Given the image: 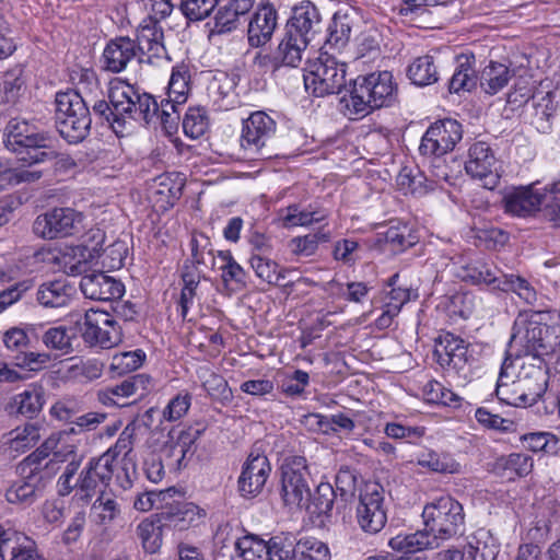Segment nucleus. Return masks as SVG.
<instances>
[{"label": "nucleus", "instance_id": "c9c22d12", "mask_svg": "<svg viewBox=\"0 0 560 560\" xmlns=\"http://www.w3.org/2000/svg\"><path fill=\"white\" fill-rule=\"evenodd\" d=\"M556 110L557 104L551 93H546L540 97H534L529 112L530 125L541 133L549 132Z\"/></svg>", "mask_w": 560, "mask_h": 560}, {"label": "nucleus", "instance_id": "dca6fc26", "mask_svg": "<svg viewBox=\"0 0 560 560\" xmlns=\"http://www.w3.org/2000/svg\"><path fill=\"white\" fill-rule=\"evenodd\" d=\"M83 318L82 336L86 342L109 349L121 341L120 327L109 313L91 308Z\"/></svg>", "mask_w": 560, "mask_h": 560}, {"label": "nucleus", "instance_id": "c85d7f7f", "mask_svg": "<svg viewBox=\"0 0 560 560\" xmlns=\"http://www.w3.org/2000/svg\"><path fill=\"white\" fill-rule=\"evenodd\" d=\"M452 0H401L398 7V15L407 23L420 28L432 26L430 8L447 5Z\"/></svg>", "mask_w": 560, "mask_h": 560}, {"label": "nucleus", "instance_id": "a878e982", "mask_svg": "<svg viewBox=\"0 0 560 560\" xmlns=\"http://www.w3.org/2000/svg\"><path fill=\"white\" fill-rule=\"evenodd\" d=\"M137 57L142 60L137 50L136 42L127 36H119L107 43L102 59L105 70L119 73Z\"/></svg>", "mask_w": 560, "mask_h": 560}, {"label": "nucleus", "instance_id": "864d4df0", "mask_svg": "<svg viewBox=\"0 0 560 560\" xmlns=\"http://www.w3.org/2000/svg\"><path fill=\"white\" fill-rule=\"evenodd\" d=\"M329 240L330 232L322 228L316 233L293 237L289 242V248L295 256L310 257L316 253L319 243H325Z\"/></svg>", "mask_w": 560, "mask_h": 560}, {"label": "nucleus", "instance_id": "6e6552de", "mask_svg": "<svg viewBox=\"0 0 560 560\" xmlns=\"http://www.w3.org/2000/svg\"><path fill=\"white\" fill-rule=\"evenodd\" d=\"M55 120L60 136L70 143L84 140L92 122L86 102L75 91L57 93Z\"/></svg>", "mask_w": 560, "mask_h": 560}, {"label": "nucleus", "instance_id": "0eeeda50", "mask_svg": "<svg viewBox=\"0 0 560 560\" xmlns=\"http://www.w3.org/2000/svg\"><path fill=\"white\" fill-rule=\"evenodd\" d=\"M503 206L506 213L520 218L534 215L544 206L549 220L560 225V196H555L552 184L542 190L535 184L513 188L503 197Z\"/></svg>", "mask_w": 560, "mask_h": 560}, {"label": "nucleus", "instance_id": "f257e3e1", "mask_svg": "<svg viewBox=\"0 0 560 560\" xmlns=\"http://www.w3.org/2000/svg\"><path fill=\"white\" fill-rule=\"evenodd\" d=\"M510 347L518 353L502 362L495 395L515 407L532 406L547 390L549 374L545 357L560 347V313L523 311L517 315Z\"/></svg>", "mask_w": 560, "mask_h": 560}, {"label": "nucleus", "instance_id": "2f4dec72", "mask_svg": "<svg viewBox=\"0 0 560 560\" xmlns=\"http://www.w3.org/2000/svg\"><path fill=\"white\" fill-rule=\"evenodd\" d=\"M170 440L165 443L163 454L170 468L179 470L188 453H192L196 434L185 430H172Z\"/></svg>", "mask_w": 560, "mask_h": 560}, {"label": "nucleus", "instance_id": "9d476101", "mask_svg": "<svg viewBox=\"0 0 560 560\" xmlns=\"http://www.w3.org/2000/svg\"><path fill=\"white\" fill-rule=\"evenodd\" d=\"M311 472L303 456L290 455L281 465L280 494L283 503L290 508H303L311 498Z\"/></svg>", "mask_w": 560, "mask_h": 560}, {"label": "nucleus", "instance_id": "4be33fe9", "mask_svg": "<svg viewBox=\"0 0 560 560\" xmlns=\"http://www.w3.org/2000/svg\"><path fill=\"white\" fill-rule=\"evenodd\" d=\"M278 26V12L269 3H260L250 15L247 25V42L253 48H259L269 43Z\"/></svg>", "mask_w": 560, "mask_h": 560}, {"label": "nucleus", "instance_id": "a211bd4d", "mask_svg": "<svg viewBox=\"0 0 560 560\" xmlns=\"http://www.w3.org/2000/svg\"><path fill=\"white\" fill-rule=\"evenodd\" d=\"M75 457L77 446L67 440V434L52 433L40 447L25 458V467L27 468L30 463H35L51 475L58 470V464L69 458L77 460Z\"/></svg>", "mask_w": 560, "mask_h": 560}, {"label": "nucleus", "instance_id": "e433bc0d", "mask_svg": "<svg viewBox=\"0 0 560 560\" xmlns=\"http://www.w3.org/2000/svg\"><path fill=\"white\" fill-rule=\"evenodd\" d=\"M388 546L401 553H416L428 548H438L425 528L416 533L398 534L389 539Z\"/></svg>", "mask_w": 560, "mask_h": 560}, {"label": "nucleus", "instance_id": "393cba45", "mask_svg": "<svg viewBox=\"0 0 560 560\" xmlns=\"http://www.w3.org/2000/svg\"><path fill=\"white\" fill-rule=\"evenodd\" d=\"M19 470L23 479L14 482L7 490L5 498L10 503L32 504L40 490L42 469L35 463H30L26 468L24 459Z\"/></svg>", "mask_w": 560, "mask_h": 560}, {"label": "nucleus", "instance_id": "0e129e2a", "mask_svg": "<svg viewBox=\"0 0 560 560\" xmlns=\"http://www.w3.org/2000/svg\"><path fill=\"white\" fill-rule=\"evenodd\" d=\"M382 235L392 252H400L415 244L406 225H392Z\"/></svg>", "mask_w": 560, "mask_h": 560}, {"label": "nucleus", "instance_id": "58836bf2", "mask_svg": "<svg viewBox=\"0 0 560 560\" xmlns=\"http://www.w3.org/2000/svg\"><path fill=\"white\" fill-rule=\"evenodd\" d=\"M474 65V56L460 55L457 58L456 69L448 82V90L451 93L470 91L476 86L477 77Z\"/></svg>", "mask_w": 560, "mask_h": 560}, {"label": "nucleus", "instance_id": "ddd939ff", "mask_svg": "<svg viewBox=\"0 0 560 560\" xmlns=\"http://www.w3.org/2000/svg\"><path fill=\"white\" fill-rule=\"evenodd\" d=\"M355 518L359 527L366 534H377L387 522L383 487L377 482L365 483L360 492Z\"/></svg>", "mask_w": 560, "mask_h": 560}, {"label": "nucleus", "instance_id": "bf43d9fd", "mask_svg": "<svg viewBox=\"0 0 560 560\" xmlns=\"http://www.w3.org/2000/svg\"><path fill=\"white\" fill-rule=\"evenodd\" d=\"M209 127L207 112L202 107H189L183 118L184 133L191 138L198 139L205 135Z\"/></svg>", "mask_w": 560, "mask_h": 560}, {"label": "nucleus", "instance_id": "052dcab7", "mask_svg": "<svg viewBox=\"0 0 560 560\" xmlns=\"http://www.w3.org/2000/svg\"><path fill=\"white\" fill-rule=\"evenodd\" d=\"M98 258L95 254V246H84L83 244L71 248V257L69 261H66L68 272L72 275L85 273L88 266L94 259Z\"/></svg>", "mask_w": 560, "mask_h": 560}, {"label": "nucleus", "instance_id": "cd10ccee", "mask_svg": "<svg viewBox=\"0 0 560 560\" xmlns=\"http://www.w3.org/2000/svg\"><path fill=\"white\" fill-rule=\"evenodd\" d=\"M75 292L74 285L67 279H57L42 283L36 300L45 308H60L70 304Z\"/></svg>", "mask_w": 560, "mask_h": 560}, {"label": "nucleus", "instance_id": "f8f14e48", "mask_svg": "<svg viewBox=\"0 0 560 560\" xmlns=\"http://www.w3.org/2000/svg\"><path fill=\"white\" fill-rule=\"evenodd\" d=\"M233 560H290L292 555V540L285 536L277 535L268 540L254 535L236 539Z\"/></svg>", "mask_w": 560, "mask_h": 560}, {"label": "nucleus", "instance_id": "ea45409f", "mask_svg": "<svg viewBox=\"0 0 560 560\" xmlns=\"http://www.w3.org/2000/svg\"><path fill=\"white\" fill-rule=\"evenodd\" d=\"M249 262L256 276L272 285L281 284V281L291 272L290 269L281 267L278 262L261 254H252Z\"/></svg>", "mask_w": 560, "mask_h": 560}, {"label": "nucleus", "instance_id": "72a5a7b5", "mask_svg": "<svg viewBox=\"0 0 560 560\" xmlns=\"http://www.w3.org/2000/svg\"><path fill=\"white\" fill-rule=\"evenodd\" d=\"M103 369V363L96 359H69L58 372L65 381L90 382L100 378Z\"/></svg>", "mask_w": 560, "mask_h": 560}, {"label": "nucleus", "instance_id": "13d9d810", "mask_svg": "<svg viewBox=\"0 0 560 560\" xmlns=\"http://www.w3.org/2000/svg\"><path fill=\"white\" fill-rule=\"evenodd\" d=\"M523 445L534 453L556 454L559 450V439L551 432H533L522 436Z\"/></svg>", "mask_w": 560, "mask_h": 560}, {"label": "nucleus", "instance_id": "338daca9", "mask_svg": "<svg viewBox=\"0 0 560 560\" xmlns=\"http://www.w3.org/2000/svg\"><path fill=\"white\" fill-rule=\"evenodd\" d=\"M178 105L179 104L171 101V97L162 100L161 104H159V112L154 116L153 121H160L167 132H172L177 128L179 120V114L177 110Z\"/></svg>", "mask_w": 560, "mask_h": 560}, {"label": "nucleus", "instance_id": "a19ab883", "mask_svg": "<svg viewBox=\"0 0 560 560\" xmlns=\"http://www.w3.org/2000/svg\"><path fill=\"white\" fill-rule=\"evenodd\" d=\"M43 388L36 385L28 386L24 392L16 394L10 404L11 410L19 415L32 418L43 408Z\"/></svg>", "mask_w": 560, "mask_h": 560}, {"label": "nucleus", "instance_id": "5701e85b", "mask_svg": "<svg viewBox=\"0 0 560 560\" xmlns=\"http://www.w3.org/2000/svg\"><path fill=\"white\" fill-rule=\"evenodd\" d=\"M271 467L268 458L260 454H250L238 478V491L242 497L259 494L269 477Z\"/></svg>", "mask_w": 560, "mask_h": 560}, {"label": "nucleus", "instance_id": "7c9ffc66", "mask_svg": "<svg viewBox=\"0 0 560 560\" xmlns=\"http://www.w3.org/2000/svg\"><path fill=\"white\" fill-rule=\"evenodd\" d=\"M0 558L1 560H44L37 552L35 541L11 527H8Z\"/></svg>", "mask_w": 560, "mask_h": 560}, {"label": "nucleus", "instance_id": "3c124183", "mask_svg": "<svg viewBox=\"0 0 560 560\" xmlns=\"http://www.w3.org/2000/svg\"><path fill=\"white\" fill-rule=\"evenodd\" d=\"M162 526L163 524L158 517L145 518L137 526L138 537L147 552L155 553L161 548Z\"/></svg>", "mask_w": 560, "mask_h": 560}, {"label": "nucleus", "instance_id": "7ed1b4c3", "mask_svg": "<svg viewBox=\"0 0 560 560\" xmlns=\"http://www.w3.org/2000/svg\"><path fill=\"white\" fill-rule=\"evenodd\" d=\"M108 98L116 115V125H113L116 135H122L131 121L153 122L159 112V104L151 94L140 92L120 79L110 82Z\"/></svg>", "mask_w": 560, "mask_h": 560}, {"label": "nucleus", "instance_id": "5fc2aeb1", "mask_svg": "<svg viewBox=\"0 0 560 560\" xmlns=\"http://www.w3.org/2000/svg\"><path fill=\"white\" fill-rule=\"evenodd\" d=\"M145 360L141 349L115 353L110 359L109 371L113 376H121L138 370Z\"/></svg>", "mask_w": 560, "mask_h": 560}, {"label": "nucleus", "instance_id": "b1692460", "mask_svg": "<svg viewBox=\"0 0 560 560\" xmlns=\"http://www.w3.org/2000/svg\"><path fill=\"white\" fill-rule=\"evenodd\" d=\"M80 289L86 299L95 301L120 299L125 293L124 284L103 271L83 275L80 280Z\"/></svg>", "mask_w": 560, "mask_h": 560}, {"label": "nucleus", "instance_id": "39448f33", "mask_svg": "<svg viewBox=\"0 0 560 560\" xmlns=\"http://www.w3.org/2000/svg\"><path fill=\"white\" fill-rule=\"evenodd\" d=\"M50 138L37 130L26 119L12 118L4 130L5 148L16 154L25 165L43 163L55 158L49 149Z\"/></svg>", "mask_w": 560, "mask_h": 560}, {"label": "nucleus", "instance_id": "de8ad7c7", "mask_svg": "<svg viewBox=\"0 0 560 560\" xmlns=\"http://www.w3.org/2000/svg\"><path fill=\"white\" fill-rule=\"evenodd\" d=\"M336 499L334 487L329 482H320L314 492L311 494L310 501L305 508L311 514L317 516H329Z\"/></svg>", "mask_w": 560, "mask_h": 560}, {"label": "nucleus", "instance_id": "bb28decb", "mask_svg": "<svg viewBox=\"0 0 560 560\" xmlns=\"http://www.w3.org/2000/svg\"><path fill=\"white\" fill-rule=\"evenodd\" d=\"M133 431V428L126 427L116 443L102 454L103 457H109V463L124 476L128 485L131 483V477L136 474V464L129 457L132 451Z\"/></svg>", "mask_w": 560, "mask_h": 560}, {"label": "nucleus", "instance_id": "603ef678", "mask_svg": "<svg viewBox=\"0 0 560 560\" xmlns=\"http://www.w3.org/2000/svg\"><path fill=\"white\" fill-rule=\"evenodd\" d=\"M91 512L96 523L107 525L120 515L121 510L114 494L101 491L92 505Z\"/></svg>", "mask_w": 560, "mask_h": 560}, {"label": "nucleus", "instance_id": "9b49d317", "mask_svg": "<svg viewBox=\"0 0 560 560\" xmlns=\"http://www.w3.org/2000/svg\"><path fill=\"white\" fill-rule=\"evenodd\" d=\"M276 121L265 112H255L243 120L241 148L248 159H270L267 143L276 132Z\"/></svg>", "mask_w": 560, "mask_h": 560}, {"label": "nucleus", "instance_id": "aec40b11", "mask_svg": "<svg viewBox=\"0 0 560 560\" xmlns=\"http://www.w3.org/2000/svg\"><path fill=\"white\" fill-rule=\"evenodd\" d=\"M152 388V378L148 374H136L121 383L102 389L97 393L98 401L105 406L128 405L124 399L144 397Z\"/></svg>", "mask_w": 560, "mask_h": 560}, {"label": "nucleus", "instance_id": "79ce46f5", "mask_svg": "<svg viewBox=\"0 0 560 560\" xmlns=\"http://www.w3.org/2000/svg\"><path fill=\"white\" fill-rule=\"evenodd\" d=\"M290 560H330L331 553L328 545L315 537L301 538L295 545Z\"/></svg>", "mask_w": 560, "mask_h": 560}, {"label": "nucleus", "instance_id": "f03ea898", "mask_svg": "<svg viewBox=\"0 0 560 560\" xmlns=\"http://www.w3.org/2000/svg\"><path fill=\"white\" fill-rule=\"evenodd\" d=\"M320 13L311 1H304L293 9L282 38L275 49V59L281 67L300 66L305 49L320 31Z\"/></svg>", "mask_w": 560, "mask_h": 560}, {"label": "nucleus", "instance_id": "8fccbe9b", "mask_svg": "<svg viewBox=\"0 0 560 560\" xmlns=\"http://www.w3.org/2000/svg\"><path fill=\"white\" fill-rule=\"evenodd\" d=\"M25 90V80L23 78V68L16 66L8 70L2 77L1 100L7 104L14 105L22 96Z\"/></svg>", "mask_w": 560, "mask_h": 560}, {"label": "nucleus", "instance_id": "774afa93", "mask_svg": "<svg viewBox=\"0 0 560 560\" xmlns=\"http://www.w3.org/2000/svg\"><path fill=\"white\" fill-rule=\"evenodd\" d=\"M191 396L188 393H178L163 409L162 417L166 421H177L189 410Z\"/></svg>", "mask_w": 560, "mask_h": 560}, {"label": "nucleus", "instance_id": "20e7f679", "mask_svg": "<svg viewBox=\"0 0 560 560\" xmlns=\"http://www.w3.org/2000/svg\"><path fill=\"white\" fill-rule=\"evenodd\" d=\"M395 98L396 86L392 72L378 71L359 75L349 97H343L342 102L346 115L354 119V116H365L373 109L390 106Z\"/></svg>", "mask_w": 560, "mask_h": 560}, {"label": "nucleus", "instance_id": "4c0bfd02", "mask_svg": "<svg viewBox=\"0 0 560 560\" xmlns=\"http://www.w3.org/2000/svg\"><path fill=\"white\" fill-rule=\"evenodd\" d=\"M497 268L482 261H474L466 264L460 267L457 276L464 280L474 284H487L492 285L493 290H497V284L500 283L502 275L498 276Z\"/></svg>", "mask_w": 560, "mask_h": 560}, {"label": "nucleus", "instance_id": "4d7b16f0", "mask_svg": "<svg viewBox=\"0 0 560 560\" xmlns=\"http://www.w3.org/2000/svg\"><path fill=\"white\" fill-rule=\"evenodd\" d=\"M189 71L186 67L173 68L168 86L167 97L177 104H184L187 101L190 88H189Z\"/></svg>", "mask_w": 560, "mask_h": 560}, {"label": "nucleus", "instance_id": "69168bd1", "mask_svg": "<svg viewBox=\"0 0 560 560\" xmlns=\"http://www.w3.org/2000/svg\"><path fill=\"white\" fill-rule=\"evenodd\" d=\"M419 464L428 467L433 471L443 474H455L459 471V464L447 455H439L436 453H429L419 459Z\"/></svg>", "mask_w": 560, "mask_h": 560}, {"label": "nucleus", "instance_id": "c03bdc74", "mask_svg": "<svg viewBox=\"0 0 560 560\" xmlns=\"http://www.w3.org/2000/svg\"><path fill=\"white\" fill-rule=\"evenodd\" d=\"M497 290L502 292H513L521 300L528 305H540L537 291L535 288L524 278L515 275L502 273L500 283L497 284Z\"/></svg>", "mask_w": 560, "mask_h": 560}, {"label": "nucleus", "instance_id": "4468645a", "mask_svg": "<svg viewBox=\"0 0 560 560\" xmlns=\"http://www.w3.org/2000/svg\"><path fill=\"white\" fill-rule=\"evenodd\" d=\"M83 215L71 208H55L38 215L33 224L35 234L45 240L66 237L80 232Z\"/></svg>", "mask_w": 560, "mask_h": 560}, {"label": "nucleus", "instance_id": "473e14b6", "mask_svg": "<svg viewBox=\"0 0 560 560\" xmlns=\"http://www.w3.org/2000/svg\"><path fill=\"white\" fill-rule=\"evenodd\" d=\"M254 0H230L219 8L210 34H225L237 28L240 18L250 11Z\"/></svg>", "mask_w": 560, "mask_h": 560}, {"label": "nucleus", "instance_id": "49530a36", "mask_svg": "<svg viewBox=\"0 0 560 560\" xmlns=\"http://www.w3.org/2000/svg\"><path fill=\"white\" fill-rule=\"evenodd\" d=\"M408 77L413 84L425 86L438 82L439 71L432 56L416 58L408 67Z\"/></svg>", "mask_w": 560, "mask_h": 560}, {"label": "nucleus", "instance_id": "680f3d73", "mask_svg": "<svg viewBox=\"0 0 560 560\" xmlns=\"http://www.w3.org/2000/svg\"><path fill=\"white\" fill-rule=\"evenodd\" d=\"M217 5L218 0H182L180 11L188 21L197 22L208 18Z\"/></svg>", "mask_w": 560, "mask_h": 560}, {"label": "nucleus", "instance_id": "a18cd8bd", "mask_svg": "<svg viewBox=\"0 0 560 560\" xmlns=\"http://www.w3.org/2000/svg\"><path fill=\"white\" fill-rule=\"evenodd\" d=\"M511 77L512 73L506 65L490 61L481 72L480 83L486 93L493 95L509 83Z\"/></svg>", "mask_w": 560, "mask_h": 560}, {"label": "nucleus", "instance_id": "e2e57ef3", "mask_svg": "<svg viewBox=\"0 0 560 560\" xmlns=\"http://www.w3.org/2000/svg\"><path fill=\"white\" fill-rule=\"evenodd\" d=\"M128 254V247L124 241H116L100 252L98 258L102 259V266L108 269H120L125 265Z\"/></svg>", "mask_w": 560, "mask_h": 560}, {"label": "nucleus", "instance_id": "37998d69", "mask_svg": "<svg viewBox=\"0 0 560 560\" xmlns=\"http://www.w3.org/2000/svg\"><path fill=\"white\" fill-rule=\"evenodd\" d=\"M279 215L284 228L307 226L314 222H320L326 218V213L303 208L299 203H293L281 209Z\"/></svg>", "mask_w": 560, "mask_h": 560}, {"label": "nucleus", "instance_id": "1a4fd4ad", "mask_svg": "<svg viewBox=\"0 0 560 560\" xmlns=\"http://www.w3.org/2000/svg\"><path fill=\"white\" fill-rule=\"evenodd\" d=\"M347 65L329 52L322 50L313 60H308L304 84L315 96L339 93L346 85Z\"/></svg>", "mask_w": 560, "mask_h": 560}, {"label": "nucleus", "instance_id": "c756f323", "mask_svg": "<svg viewBox=\"0 0 560 560\" xmlns=\"http://www.w3.org/2000/svg\"><path fill=\"white\" fill-rule=\"evenodd\" d=\"M438 362L442 368L460 371L467 364V348L465 341L452 334H447L440 340L434 351Z\"/></svg>", "mask_w": 560, "mask_h": 560}, {"label": "nucleus", "instance_id": "f3484780", "mask_svg": "<svg viewBox=\"0 0 560 560\" xmlns=\"http://www.w3.org/2000/svg\"><path fill=\"white\" fill-rule=\"evenodd\" d=\"M109 457H103L102 455L92 458L86 467L81 471L79 478L75 481L78 490L82 493V498L91 499L96 492L104 491L112 478L115 476L120 482V486L126 488L129 485L126 483V479L122 480V475L109 463Z\"/></svg>", "mask_w": 560, "mask_h": 560}, {"label": "nucleus", "instance_id": "6e6d98bb", "mask_svg": "<svg viewBox=\"0 0 560 560\" xmlns=\"http://www.w3.org/2000/svg\"><path fill=\"white\" fill-rule=\"evenodd\" d=\"M351 35V24L347 15L335 14L329 25V34L323 50L341 49Z\"/></svg>", "mask_w": 560, "mask_h": 560}, {"label": "nucleus", "instance_id": "6ab92c4d", "mask_svg": "<svg viewBox=\"0 0 560 560\" xmlns=\"http://www.w3.org/2000/svg\"><path fill=\"white\" fill-rule=\"evenodd\" d=\"M497 159L491 147L483 141L475 142L468 150L465 162L466 173L482 182L483 187L493 189L499 182Z\"/></svg>", "mask_w": 560, "mask_h": 560}, {"label": "nucleus", "instance_id": "412c9836", "mask_svg": "<svg viewBox=\"0 0 560 560\" xmlns=\"http://www.w3.org/2000/svg\"><path fill=\"white\" fill-rule=\"evenodd\" d=\"M140 57H147V61L154 63L159 60H170L164 46L163 28L154 19H144L137 31L135 40Z\"/></svg>", "mask_w": 560, "mask_h": 560}, {"label": "nucleus", "instance_id": "423d86ee", "mask_svg": "<svg viewBox=\"0 0 560 560\" xmlns=\"http://www.w3.org/2000/svg\"><path fill=\"white\" fill-rule=\"evenodd\" d=\"M424 528L439 547L442 541L463 534V505L451 495H441L428 502L422 511Z\"/></svg>", "mask_w": 560, "mask_h": 560}, {"label": "nucleus", "instance_id": "09e8293b", "mask_svg": "<svg viewBox=\"0 0 560 560\" xmlns=\"http://www.w3.org/2000/svg\"><path fill=\"white\" fill-rule=\"evenodd\" d=\"M218 258L221 261L219 269L225 287L233 289L244 288L246 285V272L243 267L233 258L231 252H219Z\"/></svg>", "mask_w": 560, "mask_h": 560}, {"label": "nucleus", "instance_id": "2eb2a0df", "mask_svg": "<svg viewBox=\"0 0 560 560\" xmlns=\"http://www.w3.org/2000/svg\"><path fill=\"white\" fill-rule=\"evenodd\" d=\"M463 137L462 125L454 119L433 122L422 136L419 152L422 155L441 158L452 151Z\"/></svg>", "mask_w": 560, "mask_h": 560}, {"label": "nucleus", "instance_id": "f704fd0d", "mask_svg": "<svg viewBox=\"0 0 560 560\" xmlns=\"http://www.w3.org/2000/svg\"><path fill=\"white\" fill-rule=\"evenodd\" d=\"M39 440L40 428L35 423H26L11 430L4 436L3 445L13 456H18L34 447Z\"/></svg>", "mask_w": 560, "mask_h": 560}]
</instances>
